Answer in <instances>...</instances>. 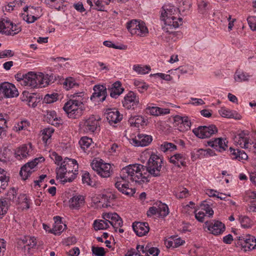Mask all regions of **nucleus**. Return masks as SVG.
Wrapping results in <instances>:
<instances>
[{
    "label": "nucleus",
    "instance_id": "obj_1",
    "mask_svg": "<svg viewBox=\"0 0 256 256\" xmlns=\"http://www.w3.org/2000/svg\"><path fill=\"white\" fill-rule=\"evenodd\" d=\"M145 166L137 164L123 168L120 172V177L115 178V187L122 194L132 196L136 192V189L129 187L128 180L134 182L138 185L148 182L149 180L145 176Z\"/></svg>",
    "mask_w": 256,
    "mask_h": 256
},
{
    "label": "nucleus",
    "instance_id": "obj_2",
    "mask_svg": "<svg viewBox=\"0 0 256 256\" xmlns=\"http://www.w3.org/2000/svg\"><path fill=\"white\" fill-rule=\"evenodd\" d=\"M78 166L74 159L66 158L56 169V178L63 184L72 182L78 174Z\"/></svg>",
    "mask_w": 256,
    "mask_h": 256
},
{
    "label": "nucleus",
    "instance_id": "obj_3",
    "mask_svg": "<svg viewBox=\"0 0 256 256\" xmlns=\"http://www.w3.org/2000/svg\"><path fill=\"white\" fill-rule=\"evenodd\" d=\"M84 92H77L70 95L71 98L64 105L63 109L70 118H80L83 112Z\"/></svg>",
    "mask_w": 256,
    "mask_h": 256
},
{
    "label": "nucleus",
    "instance_id": "obj_4",
    "mask_svg": "<svg viewBox=\"0 0 256 256\" xmlns=\"http://www.w3.org/2000/svg\"><path fill=\"white\" fill-rule=\"evenodd\" d=\"M178 8L173 6L166 5L162 7V11L161 14V20L164 22V24L177 28L182 24V19L181 18H176L174 15L178 12Z\"/></svg>",
    "mask_w": 256,
    "mask_h": 256
},
{
    "label": "nucleus",
    "instance_id": "obj_5",
    "mask_svg": "<svg viewBox=\"0 0 256 256\" xmlns=\"http://www.w3.org/2000/svg\"><path fill=\"white\" fill-rule=\"evenodd\" d=\"M162 158L156 154H152L146 166V173L148 172L153 176H161Z\"/></svg>",
    "mask_w": 256,
    "mask_h": 256
},
{
    "label": "nucleus",
    "instance_id": "obj_6",
    "mask_svg": "<svg viewBox=\"0 0 256 256\" xmlns=\"http://www.w3.org/2000/svg\"><path fill=\"white\" fill-rule=\"evenodd\" d=\"M91 166L98 176L103 178H109L113 173L111 164L104 162L102 159L94 160L91 163Z\"/></svg>",
    "mask_w": 256,
    "mask_h": 256
},
{
    "label": "nucleus",
    "instance_id": "obj_7",
    "mask_svg": "<svg viewBox=\"0 0 256 256\" xmlns=\"http://www.w3.org/2000/svg\"><path fill=\"white\" fill-rule=\"evenodd\" d=\"M15 78L22 86L30 88H38L37 74L33 72H30L24 74L18 73L15 75Z\"/></svg>",
    "mask_w": 256,
    "mask_h": 256
},
{
    "label": "nucleus",
    "instance_id": "obj_8",
    "mask_svg": "<svg viewBox=\"0 0 256 256\" xmlns=\"http://www.w3.org/2000/svg\"><path fill=\"white\" fill-rule=\"evenodd\" d=\"M126 28L132 35L145 36L148 33V28L142 21L133 20L127 23Z\"/></svg>",
    "mask_w": 256,
    "mask_h": 256
},
{
    "label": "nucleus",
    "instance_id": "obj_9",
    "mask_svg": "<svg viewBox=\"0 0 256 256\" xmlns=\"http://www.w3.org/2000/svg\"><path fill=\"white\" fill-rule=\"evenodd\" d=\"M44 160V157L41 156L36 158L24 164L20 168V176L22 180H26L31 174L34 172V168L38 164L39 162H42Z\"/></svg>",
    "mask_w": 256,
    "mask_h": 256
},
{
    "label": "nucleus",
    "instance_id": "obj_10",
    "mask_svg": "<svg viewBox=\"0 0 256 256\" xmlns=\"http://www.w3.org/2000/svg\"><path fill=\"white\" fill-rule=\"evenodd\" d=\"M20 31V27L14 24L8 18H4L0 20V32L2 34L14 36Z\"/></svg>",
    "mask_w": 256,
    "mask_h": 256
},
{
    "label": "nucleus",
    "instance_id": "obj_11",
    "mask_svg": "<svg viewBox=\"0 0 256 256\" xmlns=\"http://www.w3.org/2000/svg\"><path fill=\"white\" fill-rule=\"evenodd\" d=\"M236 244L244 248V251L256 248V238L252 236H237L234 238Z\"/></svg>",
    "mask_w": 256,
    "mask_h": 256
},
{
    "label": "nucleus",
    "instance_id": "obj_12",
    "mask_svg": "<svg viewBox=\"0 0 256 256\" xmlns=\"http://www.w3.org/2000/svg\"><path fill=\"white\" fill-rule=\"evenodd\" d=\"M18 96V90L14 84L8 82L0 84V98H12Z\"/></svg>",
    "mask_w": 256,
    "mask_h": 256
},
{
    "label": "nucleus",
    "instance_id": "obj_13",
    "mask_svg": "<svg viewBox=\"0 0 256 256\" xmlns=\"http://www.w3.org/2000/svg\"><path fill=\"white\" fill-rule=\"evenodd\" d=\"M194 134L198 138H210L212 134L218 132V128L215 125L211 124L208 126H199L192 130Z\"/></svg>",
    "mask_w": 256,
    "mask_h": 256
},
{
    "label": "nucleus",
    "instance_id": "obj_14",
    "mask_svg": "<svg viewBox=\"0 0 256 256\" xmlns=\"http://www.w3.org/2000/svg\"><path fill=\"white\" fill-rule=\"evenodd\" d=\"M152 140L150 135L144 134H138L134 138L130 139V143L134 146H148Z\"/></svg>",
    "mask_w": 256,
    "mask_h": 256
},
{
    "label": "nucleus",
    "instance_id": "obj_15",
    "mask_svg": "<svg viewBox=\"0 0 256 256\" xmlns=\"http://www.w3.org/2000/svg\"><path fill=\"white\" fill-rule=\"evenodd\" d=\"M98 125V120L94 116L84 120L80 123V127L86 133L92 134L96 130Z\"/></svg>",
    "mask_w": 256,
    "mask_h": 256
},
{
    "label": "nucleus",
    "instance_id": "obj_16",
    "mask_svg": "<svg viewBox=\"0 0 256 256\" xmlns=\"http://www.w3.org/2000/svg\"><path fill=\"white\" fill-rule=\"evenodd\" d=\"M94 92L90 96V100L94 102H103L107 96V88L103 85H95Z\"/></svg>",
    "mask_w": 256,
    "mask_h": 256
},
{
    "label": "nucleus",
    "instance_id": "obj_17",
    "mask_svg": "<svg viewBox=\"0 0 256 256\" xmlns=\"http://www.w3.org/2000/svg\"><path fill=\"white\" fill-rule=\"evenodd\" d=\"M139 104L138 96L133 92L130 91L124 97L123 106L127 109H134Z\"/></svg>",
    "mask_w": 256,
    "mask_h": 256
},
{
    "label": "nucleus",
    "instance_id": "obj_18",
    "mask_svg": "<svg viewBox=\"0 0 256 256\" xmlns=\"http://www.w3.org/2000/svg\"><path fill=\"white\" fill-rule=\"evenodd\" d=\"M205 226L212 234L216 236L222 234L226 229L224 224L218 220L207 221L205 222Z\"/></svg>",
    "mask_w": 256,
    "mask_h": 256
},
{
    "label": "nucleus",
    "instance_id": "obj_19",
    "mask_svg": "<svg viewBox=\"0 0 256 256\" xmlns=\"http://www.w3.org/2000/svg\"><path fill=\"white\" fill-rule=\"evenodd\" d=\"M103 218L112 226L115 232L123 225L122 219L116 213H106L103 215Z\"/></svg>",
    "mask_w": 256,
    "mask_h": 256
},
{
    "label": "nucleus",
    "instance_id": "obj_20",
    "mask_svg": "<svg viewBox=\"0 0 256 256\" xmlns=\"http://www.w3.org/2000/svg\"><path fill=\"white\" fill-rule=\"evenodd\" d=\"M132 228L137 236H145L150 230L148 223L135 222L132 224Z\"/></svg>",
    "mask_w": 256,
    "mask_h": 256
},
{
    "label": "nucleus",
    "instance_id": "obj_21",
    "mask_svg": "<svg viewBox=\"0 0 256 256\" xmlns=\"http://www.w3.org/2000/svg\"><path fill=\"white\" fill-rule=\"evenodd\" d=\"M106 118L110 125L116 124L120 122L122 118L117 110H108L106 113Z\"/></svg>",
    "mask_w": 256,
    "mask_h": 256
},
{
    "label": "nucleus",
    "instance_id": "obj_22",
    "mask_svg": "<svg viewBox=\"0 0 256 256\" xmlns=\"http://www.w3.org/2000/svg\"><path fill=\"white\" fill-rule=\"evenodd\" d=\"M108 90L110 92V96L114 98H118L124 91V88L120 81L114 82Z\"/></svg>",
    "mask_w": 256,
    "mask_h": 256
},
{
    "label": "nucleus",
    "instance_id": "obj_23",
    "mask_svg": "<svg viewBox=\"0 0 256 256\" xmlns=\"http://www.w3.org/2000/svg\"><path fill=\"white\" fill-rule=\"evenodd\" d=\"M186 158L184 154H176L170 158V162L178 168H180L181 166H186Z\"/></svg>",
    "mask_w": 256,
    "mask_h": 256
},
{
    "label": "nucleus",
    "instance_id": "obj_24",
    "mask_svg": "<svg viewBox=\"0 0 256 256\" xmlns=\"http://www.w3.org/2000/svg\"><path fill=\"white\" fill-rule=\"evenodd\" d=\"M245 133L241 132L238 134H234L232 136L234 142L239 145L242 148H248V141L246 138L245 137Z\"/></svg>",
    "mask_w": 256,
    "mask_h": 256
},
{
    "label": "nucleus",
    "instance_id": "obj_25",
    "mask_svg": "<svg viewBox=\"0 0 256 256\" xmlns=\"http://www.w3.org/2000/svg\"><path fill=\"white\" fill-rule=\"evenodd\" d=\"M70 207L72 209H78L84 205V198L80 195L75 196L72 198L70 200Z\"/></svg>",
    "mask_w": 256,
    "mask_h": 256
},
{
    "label": "nucleus",
    "instance_id": "obj_26",
    "mask_svg": "<svg viewBox=\"0 0 256 256\" xmlns=\"http://www.w3.org/2000/svg\"><path fill=\"white\" fill-rule=\"evenodd\" d=\"M220 114L224 118H232L236 120H240L242 116L235 111H231L228 109L221 108L219 110Z\"/></svg>",
    "mask_w": 256,
    "mask_h": 256
},
{
    "label": "nucleus",
    "instance_id": "obj_27",
    "mask_svg": "<svg viewBox=\"0 0 256 256\" xmlns=\"http://www.w3.org/2000/svg\"><path fill=\"white\" fill-rule=\"evenodd\" d=\"M116 198V196L115 194L110 193L106 194H102L100 200L99 202L104 203L102 204L103 207H108L110 206V203L112 200H114Z\"/></svg>",
    "mask_w": 256,
    "mask_h": 256
},
{
    "label": "nucleus",
    "instance_id": "obj_28",
    "mask_svg": "<svg viewBox=\"0 0 256 256\" xmlns=\"http://www.w3.org/2000/svg\"><path fill=\"white\" fill-rule=\"evenodd\" d=\"M29 150L26 144H23L19 147L16 152V157L18 160L25 158L28 155Z\"/></svg>",
    "mask_w": 256,
    "mask_h": 256
},
{
    "label": "nucleus",
    "instance_id": "obj_29",
    "mask_svg": "<svg viewBox=\"0 0 256 256\" xmlns=\"http://www.w3.org/2000/svg\"><path fill=\"white\" fill-rule=\"evenodd\" d=\"M22 242L25 244L24 247L25 250L28 249L29 250L30 248L36 246V238L34 237H26L22 240Z\"/></svg>",
    "mask_w": 256,
    "mask_h": 256
},
{
    "label": "nucleus",
    "instance_id": "obj_30",
    "mask_svg": "<svg viewBox=\"0 0 256 256\" xmlns=\"http://www.w3.org/2000/svg\"><path fill=\"white\" fill-rule=\"evenodd\" d=\"M250 75L242 71L237 70L234 74V80L236 82H242L248 80Z\"/></svg>",
    "mask_w": 256,
    "mask_h": 256
},
{
    "label": "nucleus",
    "instance_id": "obj_31",
    "mask_svg": "<svg viewBox=\"0 0 256 256\" xmlns=\"http://www.w3.org/2000/svg\"><path fill=\"white\" fill-rule=\"evenodd\" d=\"M210 205L211 203L207 200L203 201L200 205L201 210L204 211V213L208 217H210L214 214V210L211 208Z\"/></svg>",
    "mask_w": 256,
    "mask_h": 256
},
{
    "label": "nucleus",
    "instance_id": "obj_32",
    "mask_svg": "<svg viewBox=\"0 0 256 256\" xmlns=\"http://www.w3.org/2000/svg\"><path fill=\"white\" fill-rule=\"evenodd\" d=\"M132 126L139 127L140 125H142L144 122V118L140 116H131L128 120Z\"/></svg>",
    "mask_w": 256,
    "mask_h": 256
},
{
    "label": "nucleus",
    "instance_id": "obj_33",
    "mask_svg": "<svg viewBox=\"0 0 256 256\" xmlns=\"http://www.w3.org/2000/svg\"><path fill=\"white\" fill-rule=\"evenodd\" d=\"M110 0H96L94 2V9L98 11H105L106 6L109 4Z\"/></svg>",
    "mask_w": 256,
    "mask_h": 256
},
{
    "label": "nucleus",
    "instance_id": "obj_34",
    "mask_svg": "<svg viewBox=\"0 0 256 256\" xmlns=\"http://www.w3.org/2000/svg\"><path fill=\"white\" fill-rule=\"evenodd\" d=\"M6 120L2 114H0V138L6 136V132L8 128Z\"/></svg>",
    "mask_w": 256,
    "mask_h": 256
},
{
    "label": "nucleus",
    "instance_id": "obj_35",
    "mask_svg": "<svg viewBox=\"0 0 256 256\" xmlns=\"http://www.w3.org/2000/svg\"><path fill=\"white\" fill-rule=\"evenodd\" d=\"M108 222L104 220H96L94 222V226L96 230H105L109 227Z\"/></svg>",
    "mask_w": 256,
    "mask_h": 256
},
{
    "label": "nucleus",
    "instance_id": "obj_36",
    "mask_svg": "<svg viewBox=\"0 0 256 256\" xmlns=\"http://www.w3.org/2000/svg\"><path fill=\"white\" fill-rule=\"evenodd\" d=\"M48 122L52 125L58 126L60 124V120L56 116L55 112H50L47 114Z\"/></svg>",
    "mask_w": 256,
    "mask_h": 256
},
{
    "label": "nucleus",
    "instance_id": "obj_37",
    "mask_svg": "<svg viewBox=\"0 0 256 256\" xmlns=\"http://www.w3.org/2000/svg\"><path fill=\"white\" fill-rule=\"evenodd\" d=\"M158 208V216L160 217L164 218L169 214L168 206L161 202H160Z\"/></svg>",
    "mask_w": 256,
    "mask_h": 256
},
{
    "label": "nucleus",
    "instance_id": "obj_38",
    "mask_svg": "<svg viewBox=\"0 0 256 256\" xmlns=\"http://www.w3.org/2000/svg\"><path fill=\"white\" fill-rule=\"evenodd\" d=\"M54 132V129L52 128H48L44 129L42 131V141L45 143L46 144L48 142V140L49 138H50L52 136V134Z\"/></svg>",
    "mask_w": 256,
    "mask_h": 256
},
{
    "label": "nucleus",
    "instance_id": "obj_39",
    "mask_svg": "<svg viewBox=\"0 0 256 256\" xmlns=\"http://www.w3.org/2000/svg\"><path fill=\"white\" fill-rule=\"evenodd\" d=\"M181 124L179 126L178 130L181 131H186L190 129L191 122L188 116H184Z\"/></svg>",
    "mask_w": 256,
    "mask_h": 256
},
{
    "label": "nucleus",
    "instance_id": "obj_40",
    "mask_svg": "<svg viewBox=\"0 0 256 256\" xmlns=\"http://www.w3.org/2000/svg\"><path fill=\"white\" fill-rule=\"evenodd\" d=\"M133 70L138 74H144L148 73L150 70V68L148 66H142L138 64H135L133 66Z\"/></svg>",
    "mask_w": 256,
    "mask_h": 256
},
{
    "label": "nucleus",
    "instance_id": "obj_41",
    "mask_svg": "<svg viewBox=\"0 0 256 256\" xmlns=\"http://www.w3.org/2000/svg\"><path fill=\"white\" fill-rule=\"evenodd\" d=\"M38 80H36V82L38 84V88H42L46 87L48 86L49 84L48 80H47V78L46 76L42 74H37Z\"/></svg>",
    "mask_w": 256,
    "mask_h": 256
},
{
    "label": "nucleus",
    "instance_id": "obj_42",
    "mask_svg": "<svg viewBox=\"0 0 256 256\" xmlns=\"http://www.w3.org/2000/svg\"><path fill=\"white\" fill-rule=\"evenodd\" d=\"M160 148L164 152L168 151L172 152L176 149V146L170 142H164L161 144Z\"/></svg>",
    "mask_w": 256,
    "mask_h": 256
},
{
    "label": "nucleus",
    "instance_id": "obj_43",
    "mask_svg": "<svg viewBox=\"0 0 256 256\" xmlns=\"http://www.w3.org/2000/svg\"><path fill=\"white\" fill-rule=\"evenodd\" d=\"M239 221L242 227L248 228L252 225V221L246 216H240L239 218Z\"/></svg>",
    "mask_w": 256,
    "mask_h": 256
},
{
    "label": "nucleus",
    "instance_id": "obj_44",
    "mask_svg": "<svg viewBox=\"0 0 256 256\" xmlns=\"http://www.w3.org/2000/svg\"><path fill=\"white\" fill-rule=\"evenodd\" d=\"M78 85L74 79L72 77L66 78L64 82V86L66 90H69L76 86H78Z\"/></svg>",
    "mask_w": 256,
    "mask_h": 256
},
{
    "label": "nucleus",
    "instance_id": "obj_45",
    "mask_svg": "<svg viewBox=\"0 0 256 256\" xmlns=\"http://www.w3.org/2000/svg\"><path fill=\"white\" fill-rule=\"evenodd\" d=\"M92 139L88 137H83L79 141L81 148L86 150L90 146Z\"/></svg>",
    "mask_w": 256,
    "mask_h": 256
},
{
    "label": "nucleus",
    "instance_id": "obj_46",
    "mask_svg": "<svg viewBox=\"0 0 256 256\" xmlns=\"http://www.w3.org/2000/svg\"><path fill=\"white\" fill-rule=\"evenodd\" d=\"M148 245L144 246V245L138 244L136 247V256H146L148 254Z\"/></svg>",
    "mask_w": 256,
    "mask_h": 256
},
{
    "label": "nucleus",
    "instance_id": "obj_47",
    "mask_svg": "<svg viewBox=\"0 0 256 256\" xmlns=\"http://www.w3.org/2000/svg\"><path fill=\"white\" fill-rule=\"evenodd\" d=\"M197 152L196 156L198 158H200L202 157L201 155L206 156L215 155L214 152L210 148H208L206 150L199 149L197 150Z\"/></svg>",
    "mask_w": 256,
    "mask_h": 256
},
{
    "label": "nucleus",
    "instance_id": "obj_48",
    "mask_svg": "<svg viewBox=\"0 0 256 256\" xmlns=\"http://www.w3.org/2000/svg\"><path fill=\"white\" fill-rule=\"evenodd\" d=\"M10 180L8 174L0 175V188L4 190L8 185Z\"/></svg>",
    "mask_w": 256,
    "mask_h": 256
},
{
    "label": "nucleus",
    "instance_id": "obj_49",
    "mask_svg": "<svg viewBox=\"0 0 256 256\" xmlns=\"http://www.w3.org/2000/svg\"><path fill=\"white\" fill-rule=\"evenodd\" d=\"M12 152L10 150L4 149L0 152V160L6 162L10 160Z\"/></svg>",
    "mask_w": 256,
    "mask_h": 256
},
{
    "label": "nucleus",
    "instance_id": "obj_50",
    "mask_svg": "<svg viewBox=\"0 0 256 256\" xmlns=\"http://www.w3.org/2000/svg\"><path fill=\"white\" fill-rule=\"evenodd\" d=\"M82 180L84 184L88 186H92L94 184V182L91 179L89 172H85L82 176Z\"/></svg>",
    "mask_w": 256,
    "mask_h": 256
},
{
    "label": "nucleus",
    "instance_id": "obj_51",
    "mask_svg": "<svg viewBox=\"0 0 256 256\" xmlns=\"http://www.w3.org/2000/svg\"><path fill=\"white\" fill-rule=\"evenodd\" d=\"M188 196V190L184 188H180L178 190L176 193V196L178 198H186Z\"/></svg>",
    "mask_w": 256,
    "mask_h": 256
},
{
    "label": "nucleus",
    "instance_id": "obj_52",
    "mask_svg": "<svg viewBox=\"0 0 256 256\" xmlns=\"http://www.w3.org/2000/svg\"><path fill=\"white\" fill-rule=\"evenodd\" d=\"M0 214H5L8 210V204L5 198L0 200Z\"/></svg>",
    "mask_w": 256,
    "mask_h": 256
},
{
    "label": "nucleus",
    "instance_id": "obj_53",
    "mask_svg": "<svg viewBox=\"0 0 256 256\" xmlns=\"http://www.w3.org/2000/svg\"><path fill=\"white\" fill-rule=\"evenodd\" d=\"M92 254L96 256H104L106 254L104 249L102 247H96L92 246Z\"/></svg>",
    "mask_w": 256,
    "mask_h": 256
},
{
    "label": "nucleus",
    "instance_id": "obj_54",
    "mask_svg": "<svg viewBox=\"0 0 256 256\" xmlns=\"http://www.w3.org/2000/svg\"><path fill=\"white\" fill-rule=\"evenodd\" d=\"M17 195L16 190L14 188H11L7 192L6 196L4 198L10 201H14Z\"/></svg>",
    "mask_w": 256,
    "mask_h": 256
},
{
    "label": "nucleus",
    "instance_id": "obj_55",
    "mask_svg": "<svg viewBox=\"0 0 256 256\" xmlns=\"http://www.w3.org/2000/svg\"><path fill=\"white\" fill-rule=\"evenodd\" d=\"M28 126V121L22 120L18 122L16 125L14 126V130L16 132H18L26 128Z\"/></svg>",
    "mask_w": 256,
    "mask_h": 256
},
{
    "label": "nucleus",
    "instance_id": "obj_56",
    "mask_svg": "<svg viewBox=\"0 0 256 256\" xmlns=\"http://www.w3.org/2000/svg\"><path fill=\"white\" fill-rule=\"evenodd\" d=\"M159 107L148 106L146 108V112L152 116H158Z\"/></svg>",
    "mask_w": 256,
    "mask_h": 256
},
{
    "label": "nucleus",
    "instance_id": "obj_57",
    "mask_svg": "<svg viewBox=\"0 0 256 256\" xmlns=\"http://www.w3.org/2000/svg\"><path fill=\"white\" fill-rule=\"evenodd\" d=\"M248 24L252 30L256 31V16H250L247 18Z\"/></svg>",
    "mask_w": 256,
    "mask_h": 256
},
{
    "label": "nucleus",
    "instance_id": "obj_58",
    "mask_svg": "<svg viewBox=\"0 0 256 256\" xmlns=\"http://www.w3.org/2000/svg\"><path fill=\"white\" fill-rule=\"evenodd\" d=\"M58 99V94H46L44 98V100L48 104H50L56 102Z\"/></svg>",
    "mask_w": 256,
    "mask_h": 256
},
{
    "label": "nucleus",
    "instance_id": "obj_59",
    "mask_svg": "<svg viewBox=\"0 0 256 256\" xmlns=\"http://www.w3.org/2000/svg\"><path fill=\"white\" fill-rule=\"evenodd\" d=\"M148 254L146 256H158L160 253V250L157 248L150 247L148 245Z\"/></svg>",
    "mask_w": 256,
    "mask_h": 256
},
{
    "label": "nucleus",
    "instance_id": "obj_60",
    "mask_svg": "<svg viewBox=\"0 0 256 256\" xmlns=\"http://www.w3.org/2000/svg\"><path fill=\"white\" fill-rule=\"evenodd\" d=\"M64 230L62 222L54 223L52 228V232L54 234H60Z\"/></svg>",
    "mask_w": 256,
    "mask_h": 256
},
{
    "label": "nucleus",
    "instance_id": "obj_61",
    "mask_svg": "<svg viewBox=\"0 0 256 256\" xmlns=\"http://www.w3.org/2000/svg\"><path fill=\"white\" fill-rule=\"evenodd\" d=\"M20 98L22 101L28 102H30L33 98L30 96V94L26 91H24L22 92V94L20 96Z\"/></svg>",
    "mask_w": 256,
    "mask_h": 256
},
{
    "label": "nucleus",
    "instance_id": "obj_62",
    "mask_svg": "<svg viewBox=\"0 0 256 256\" xmlns=\"http://www.w3.org/2000/svg\"><path fill=\"white\" fill-rule=\"evenodd\" d=\"M228 147V146L227 144L222 138V142H218V144L217 145V147L215 150L220 152H222L225 150Z\"/></svg>",
    "mask_w": 256,
    "mask_h": 256
},
{
    "label": "nucleus",
    "instance_id": "obj_63",
    "mask_svg": "<svg viewBox=\"0 0 256 256\" xmlns=\"http://www.w3.org/2000/svg\"><path fill=\"white\" fill-rule=\"evenodd\" d=\"M14 52L10 50H6L0 52V58L14 56Z\"/></svg>",
    "mask_w": 256,
    "mask_h": 256
},
{
    "label": "nucleus",
    "instance_id": "obj_64",
    "mask_svg": "<svg viewBox=\"0 0 256 256\" xmlns=\"http://www.w3.org/2000/svg\"><path fill=\"white\" fill-rule=\"evenodd\" d=\"M230 155L233 160H238L239 154L237 152H240V150L238 149H234L232 148H230Z\"/></svg>",
    "mask_w": 256,
    "mask_h": 256
}]
</instances>
